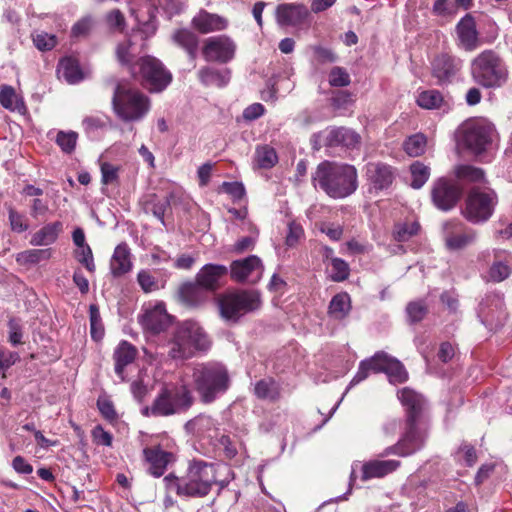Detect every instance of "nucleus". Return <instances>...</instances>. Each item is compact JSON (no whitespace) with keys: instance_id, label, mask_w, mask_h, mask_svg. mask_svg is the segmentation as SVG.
I'll list each match as a JSON object with an SVG mask.
<instances>
[{"instance_id":"obj_37","label":"nucleus","mask_w":512,"mask_h":512,"mask_svg":"<svg viewBox=\"0 0 512 512\" xmlns=\"http://www.w3.org/2000/svg\"><path fill=\"white\" fill-rule=\"evenodd\" d=\"M62 227L63 225L60 221L44 225L32 235L30 244L33 246H48L53 244L62 231Z\"/></svg>"},{"instance_id":"obj_41","label":"nucleus","mask_w":512,"mask_h":512,"mask_svg":"<svg viewBox=\"0 0 512 512\" xmlns=\"http://www.w3.org/2000/svg\"><path fill=\"white\" fill-rule=\"evenodd\" d=\"M51 249H29L16 255V261L20 265H34L41 261L50 259Z\"/></svg>"},{"instance_id":"obj_28","label":"nucleus","mask_w":512,"mask_h":512,"mask_svg":"<svg viewBox=\"0 0 512 512\" xmlns=\"http://www.w3.org/2000/svg\"><path fill=\"white\" fill-rule=\"evenodd\" d=\"M398 460H371L360 466L361 479L367 481L373 478H382L400 467Z\"/></svg>"},{"instance_id":"obj_4","label":"nucleus","mask_w":512,"mask_h":512,"mask_svg":"<svg viewBox=\"0 0 512 512\" xmlns=\"http://www.w3.org/2000/svg\"><path fill=\"white\" fill-rule=\"evenodd\" d=\"M194 388L204 403H211L230 386L227 368L218 362L196 364L192 373Z\"/></svg>"},{"instance_id":"obj_19","label":"nucleus","mask_w":512,"mask_h":512,"mask_svg":"<svg viewBox=\"0 0 512 512\" xmlns=\"http://www.w3.org/2000/svg\"><path fill=\"white\" fill-rule=\"evenodd\" d=\"M476 232L458 220L447 221L443 225V239L449 250H460L473 244Z\"/></svg>"},{"instance_id":"obj_32","label":"nucleus","mask_w":512,"mask_h":512,"mask_svg":"<svg viewBox=\"0 0 512 512\" xmlns=\"http://www.w3.org/2000/svg\"><path fill=\"white\" fill-rule=\"evenodd\" d=\"M132 267L130 248L126 243H120L110 259V272L113 277L118 278L130 272Z\"/></svg>"},{"instance_id":"obj_30","label":"nucleus","mask_w":512,"mask_h":512,"mask_svg":"<svg viewBox=\"0 0 512 512\" xmlns=\"http://www.w3.org/2000/svg\"><path fill=\"white\" fill-rule=\"evenodd\" d=\"M512 255L506 250H495L494 259L488 271V279L501 282L511 274Z\"/></svg>"},{"instance_id":"obj_34","label":"nucleus","mask_w":512,"mask_h":512,"mask_svg":"<svg viewBox=\"0 0 512 512\" xmlns=\"http://www.w3.org/2000/svg\"><path fill=\"white\" fill-rule=\"evenodd\" d=\"M193 26L201 33H210L223 30L227 27V20L217 14L201 10L192 20Z\"/></svg>"},{"instance_id":"obj_58","label":"nucleus","mask_w":512,"mask_h":512,"mask_svg":"<svg viewBox=\"0 0 512 512\" xmlns=\"http://www.w3.org/2000/svg\"><path fill=\"white\" fill-rule=\"evenodd\" d=\"M76 258L89 272L93 273L95 271L92 250L88 244L77 247Z\"/></svg>"},{"instance_id":"obj_55","label":"nucleus","mask_w":512,"mask_h":512,"mask_svg":"<svg viewBox=\"0 0 512 512\" xmlns=\"http://www.w3.org/2000/svg\"><path fill=\"white\" fill-rule=\"evenodd\" d=\"M349 265L341 258H332L330 277L335 282H341L349 276Z\"/></svg>"},{"instance_id":"obj_36","label":"nucleus","mask_w":512,"mask_h":512,"mask_svg":"<svg viewBox=\"0 0 512 512\" xmlns=\"http://www.w3.org/2000/svg\"><path fill=\"white\" fill-rule=\"evenodd\" d=\"M198 77L202 84L205 86H226L231 78V72L228 68H213L209 66L202 67L198 71Z\"/></svg>"},{"instance_id":"obj_12","label":"nucleus","mask_w":512,"mask_h":512,"mask_svg":"<svg viewBox=\"0 0 512 512\" xmlns=\"http://www.w3.org/2000/svg\"><path fill=\"white\" fill-rule=\"evenodd\" d=\"M497 201V195L494 190L490 188H473L467 196L463 215L473 224L484 223L492 216Z\"/></svg>"},{"instance_id":"obj_9","label":"nucleus","mask_w":512,"mask_h":512,"mask_svg":"<svg viewBox=\"0 0 512 512\" xmlns=\"http://www.w3.org/2000/svg\"><path fill=\"white\" fill-rule=\"evenodd\" d=\"M220 316L228 322H237L245 314L258 310L261 297L255 290H240L222 294L217 300Z\"/></svg>"},{"instance_id":"obj_15","label":"nucleus","mask_w":512,"mask_h":512,"mask_svg":"<svg viewBox=\"0 0 512 512\" xmlns=\"http://www.w3.org/2000/svg\"><path fill=\"white\" fill-rule=\"evenodd\" d=\"M425 432L418 428L417 421L407 420V428L399 441L392 446L387 447L381 454V457L394 454L401 457L409 456L420 450L425 442Z\"/></svg>"},{"instance_id":"obj_20","label":"nucleus","mask_w":512,"mask_h":512,"mask_svg":"<svg viewBox=\"0 0 512 512\" xmlns=\"http://www.w3.org/2000/svg\"><path fill=\"white\" fill-rule=\"evenodd\" d=\"M264 271L261 259L256 255H250L244 259L235 260L230 265L231 278L237 282L250 281L255 283L260 280Z\"/></svg>"},{"instance_id":"obj_23","label":"nucleus","mask_w":512,"mask_h":512,"mask_svg":"<svg viewBox=\"0 0 512 512\" xmlns=\"http://www.w3.org/2000/svg\"><path fill=\"white\" fill-rule=\"evenodd\" d=\"M366 173L371 189L377 192L387 190L395 178L393 168L381 162L369 163L366 167Z\"/></svg>"},{"instance_id":"obj_10","label":"nucleus","mask_w":512,"mask_h":512,"mask_svg":"<svg viewBox=\"0 0 512 512\" xmlns=\"http://www.w3.org/2000/svg\"><path fill=\"white\" fill-rule=\"evenodd\" d=\"M144 445L142 454L147 472L155 478L164 475L169 465L173 464L176 459L177 448L175 442L164 436L160 441H153L150 445L142 440Z\"/></svg>"},{"instance_id":"obj_26","label":"nucleus","mask_w":512,"mask_h":512,"mask_svg":"<svg viewBox=\"0 0 512 512\" xmlns=\"http://www.w3.org/2000/svg\"><path fill=\"white\" fill-rule=\"evenodd\" d=\"M456 33L459 46L466 51H473L478 45V32L476 23L470 14H466L457 24Z\"/></svg>"},{"instance_id":"obj_57","label":"nucleus","mask_w":512,"mask_h":512,"mask_svg":"<svg viewBox=\"0 0 512 512\" xmlns=\"http://www.w3.org/2000/svg\"><path fill=\"white\" fill-rule=\"evenodd\" d=\"M137 281H138V284L140 285L141 289L145 293H150L159 288L158 281L152 275V273L148 270L139 271L138 275H137Z\"/></svg>"},{"instance_id":"obj_27","label":"nucleus","mask_w":512,"mask_h":512,"mask_svg":"<svg viewBox=\"0 0 512 512\" xmlns=\"http://www.w3.org/2000/svg\"><path fill=\"white\" fill-rule=\"evenodd\" d=\"M360 139L359 134L349 128L337 127L325 132V145L329 147L343 146L353 149L360 144Z\"/></svg>"},{"instance_id":"obj_62","label":"nucleus","mask_w":512,"mask_h":512,"mask_svg":"<svg viewBox=\"0 0 512 512\" xmlns=\"http://www.w3.org/2000/svg\"><path fill=\"white\" fill-rule=\"evenodd\" d=\"M118 171L119 168L110 163H102L101 164V175H102V183L105 185L113 184L118 179Z\"/></svg>"},{"instance_id":"obj_35","label":"nucleus","mask_w":512,"mask_h":512,"mask_svg":"<svg viewBox=\"0 0 512 512\" xmlns=\"http://www.w3.org/2000/svg\"><path fill=\"white\" fill-rule=\"evenodd\" d=\"M160 0H131V12L139 24L150 26L156 17Z\"/></svg>"},{"instance_id":"obj_64","label":"nucleus","mask_w":512,"mask_h":512,"mask_svg":"<svg viewBox=\"0 0 512 512\" xmlns=\"http://www.w3.org/2000/svg\"><path fill=\"white\" fill-rule=\"evenodd\" d=\"M9 342L13 346H17L22 342V327L17 319H10L8 322Z\"/></svg>"},{"instance_id":"obj_49","label":"nucleus","mask_w":512,"mask_h":512,"mask_svg":"<svg viewBox=\"0 0 512 512\" xmlns=\"http://www.w3.org/2000/svg\"><path fill=\"white\" fill-rule=\"evenodd\" d=\"M442 102V94L435 89L423 91L417 97V104L424 109H437Z\"/></svg>"},{"instance_id":"obj_11","label":"nucleus","mask_w":512,"mask_h":512,"mask_svg":"<svg viewBox=\"0 0 512 512\" xmlns=\"http://www.w3.org/2000/svg\"><path fill=\"white\" fill-rule=\"evenodd\" d=\"M134 77H140L144 87L152 92L164 90L171 82L172 75L162 62L155 57L145 56L130 67Z\"/></svg>"},{"instance_id":"obj_14","label":"nucleus","mask_w":512,"mask_h":512,"mask_svg":"<svg viewBox=\"0 0 512 512\" xmlns=\"http://www.w3.org/2000/svg\"><path fill=\"white\" fill-rule=\"evenodd\" d=\"M463 60L448 53H442L431 63L432 76L436 84L448 86L460 80Z\"/></svg>"},{"instance_id":"obj_51","label":"nucleus","mask_w":512,"mask_h":512,"mask_svg":"<svg viewBox=\"0 0 512 512\" xmlns=\"http://www.w3.org/2000/svg\"><path fill=\"white\" fill-rule=\"evenodd\" d=\"M7 210L10 228L13 232L23 233L29 229L28 219L23 213L12 206H8Z\"/></svg>"},{"instance_id":"obj_44","label":"nucleus","mask_w":512,"mask_h":512,"mask_svg":"<svg viewBox=\"0 0 512 512\" xmlns=\"http://www.w3.org/2000/svg\"><path fill=\"white\" fill-rule=\"evenodd\" d=\"M254 394L260 399L274 401L279 397V388L273 379H262L256 382Z\"/></svg>"},{"instance_id":"obj_22","label":"nucleus","mask_w":512,"mask_h":512,"mask_svg":"<svg viewBox=\"0 0 512 512\" xmlns=\"http://www.w3.org/2000/svg\"><path fill=\"white\" fill-rule=\"evenodd\" d=\"M210 293L196 280L182 283L177 291L181 304L189 308H199L209 299Z\"/></svg>"},{"instance_id":"obj_7","label":"nucleus","mask_w":512,"mask_h":512,"mask_svg":"<svg viewBox=\"0 0 512 512\" xmlns=\"http://www.w3.org/2000/svg\"><path fill=\"white\" fill-rule=\"evenodd\" d=\"M193 403L190 390L185 385L164 386L150 407H145V416H170L188 410Z\"/></svg>"},{"instance_id":"obj_61","label":"nucleus","mask_w":512,"mask_h":512,"mask_svg":"<svg viewBox=\"0 0 512 512\" xmlns=\"http://www.w3.org/2000/svg\"><path fill=\"white\" fill-rule=\"evenodd\" d=\"M221 190L236 201L241 200L245 195V188L240 182H223Z\"/></svg>"},{"instance_id":"obj_24","label":"nucleus","mask_w":512,"mask_h":512,"mask_svg":"<svg viewBox=\"0 0 512 512\" xmlns=\"http://www.w3.org/2000/svg\"><path fill=\"white\" fill-rule=\"evenodd\" d=\"M228 268L221 264H206L196 274L195 280L210 294L221 286L222 279L227 275Z\"/></svg>"},{"instance_id":"obj_5","label":"nucleus","mask_w":512,"mask_h":512,"mask_svg":"<svg viewBox=\"0 0 512 512\" xmlns=\"http://www.w3.org/2000/svg\"><path fill=\"white\" fill-rule=\"evenodd\" d=\"M370 372H384L387 375L389 382L393 384L403 383L408 379V373L402 363L396 358L391 357L387 353L381 351L375 353L371 358L360 362L358 371L350 381L343 395H345L350 388L364 381ZM342 399L343 398H341L334 405V407L331 409L330 415L336 411Z\"/></svg>"},{"instance_id":"obj_54","label":"nucleus","mask_w":512,"mask_h":512,"mask_svg":"<svg viewBox=\"0 0 512 512\" xmlns=\"http://www.w3.org/2000/svg\"><path fill=\"white\" fill-rule=\"evenodd\" d=\"M169 207L167 199H158L155 195L150 196L146 201L144 209L146 212H151L157 219L164 223V214Z\"/></svg>"},{"instance_id":"obj_42","label":"nucleus","mask_w":512,"mask_h":512,"mask_svg":"<svg viewBox=\"0 0 512 512\" xmlns=\"http://www.w3.org/2000/svg\"><path fill=\"white\" fill-rule=\"evenodd\" d=\"M420 230V224L416 220L399 222L394 225L393 238L397 242H406L417 235Z\"/></svg>"},{"instance_id":"obj_21","label":"nucleus","mask_w":512,"mask_h":512,"mask_svg":"<svg viewBox=\"0 0 512 512\" xmlns=\"http://www.w3.org/2000/svg\"><path fill=\"white\" fill-rule=\"evenodd\" d=\"M461 188L446 179H439L432 189V200L434 205L443 211L452 209L460 199Z\"/></svg>"},{"instance_id":"obj_47","label":"nucleus","mask_w":512,"mask_h":512,"mask_svg":"<svg viewBox=\"0 0 512 512\" xmlns=\"http://www.w3.org/2000/svg\"><path fill=\"white\" fill-rule=\"evenodd\" d=\"M427 144L426 137L421 134H414L404 142V150L411 157H417L425 152Z\"/></svg>"},{"instance_id":"obj_59","label":"nucleus","mask_w":512,"mask_h":512,"mask_svg":"<svg viewBox=\"0 0 512 512\" xmlns=\"http://www.w3.org/2000/svg\"><path fill=\"white\" fill-rule=\"evenodd\" d=\"M33 42L40 51H48L55 47L57 40L55 35L41 32L33 37Z\"/></svg>"},{"instance_id":"obj_1","label":"nucleus","mask_w":512,"mask_h":512,"mask_svg":"<svg viewBox=\"0 0 512 512\" xmlns=\"http://www.w3.org/2000/svg\"><path fill=\"white\" fill-rule=\"evenodd\" d=\"M216 464L203 460L189 463L185 475L178 477L169 474L163 482L169 492L182 498H202L207 496L217 483Z\"/></svg>"},{"instance_id":"obj_63","label":"nucleus","mask_w":512,"mask_h":512,"mask_svg":"<svg viewBox=\"0 0 512 512\" xmlns=\"http://www.w3.org/2000/svg\"><path fill=\"white\" fill-rule=\"evenodd\" d=\"M19 360V355L16 352L4 351L0 348V372L2 377L5 378V371L9 369Z\"/></svg>"},{"instance_id":"obj_17","label":"nucleus","mask_w":512,"mask_h":512,"mask_svg":"<svg viewBox=\"0 0 512 512\" xmlns=\"http://www.w3.org/2000/svg\"><path fill=\"white\" fill-rule=\"evenodd\" d=\"M478 317L490 330H497L503 326L506 319L504 299L500 293H489L479 305Z\"/></svg>"},{"instance_id":"obj_8","label":"nucleus","mask_w":512,"mask_h":512,"mask_svg":"<svg viewBox=\"0 0 512 512\" xmlns=\"http://www.w3.org/2000/svg\"><path fill=\"white\" fill-rule=\"evenodd\" d=\"M116 115L126 122L141 120L149 111V99L138 90L118 84L112 98Z\"/></svg>"},{"instance_id":"obj_38","label":"nucleus","mask_w":512,"mask_h":512,"mask_svg":"<svg viewBox=\"0 0 512 512\" xmlns=\"http://www.w3.org/2000/svg\"><path fill=\"white\" fill-rule=\"evenodd\" d=\"M172 41L179 47L183 48L190 58L194 60L198 51V37L188 29H177L173 32Z\"/></svg>"},{"instance_id":"obj_31","label":"nucleus","mask_w":512,"mask_h":512,"mask_svg":"<svg viewBox=\"0 0 512 512\" xmlns=\"http://www.w3.org/2000/svg\"><path fill=\"white\" fill-rule=\"evenodd\" d=\"M185 429L201 438L212 440L218 436V428L214 419L207 415H199L185 424Z\"/></svg>"},{"instance_id":"obj_45","label":"nucleus","mask_w":512,"mask_h":512,"mask_svg":"<svg viewBox=\"0 0 512 512\" xmlns=\"http://www.w3.org/2000/svg\"><path fill=\"white\" fill-rule=\"evenodd\" d=\"M255 160L260 168L270 169L278 162L275 149L269 145L257 146Z\"/></svg>"},{"instance_id":"obj_33","label":"nucleus","mask_w":512,"mask_h":512,"mask_svg":"<svg viewBox=\"0 0 512 512\" xmlns=\"http://www.w3.org/2000/svg\"><path fill=\"white\" fill-rule=\"evenodd\" d=\"M137 356V349L128 341H121L113 353L115 373L121 381L125 380L124 368L133 363Z\"/></svg>"},{"instance_id":"obj_3","label":"nucleus","mask_w":512,"mask_h":512,"mask_svg":"<svg viewBox=\"0 0 512 512\" xmlns=\"http://www.w3.org/2000/svg\"><path fill=\"white\" fill-rule=\"evenodd\" d=\"M210 339L200 324L186 320L177 325L169 342L168 355L174 360H186L198 351H206L210 347Z\"/></svg>"},{"instance_id":"obj_60","label":"nucleus","mask_w":512,"mask_h":512,"mask_svg":"<svg viewBox=\"0 0 512 512\" xmlns=\"http://www.w3.org/2000/svg\"><path fill=\"white\" fill-rule=\"evenodd\" d=\"M329 83L334 87H344L350 83L349 74L340 67H334L329 73Z\"/></svg>"},{"instance_id":"obj_16","label":"nucleus","mask_w":512,"mask_h":512,"mask_svg":"<svg viewBox=\"0 0 512 512\" xmlns=\"http://www.w3.org/2000/svg\"><path fill=\"white\" fill-rule=\"evenodd\" d=\"M138 320L142 328L152 335L165 331L171 324V316L163 302L144 304Z\"/></svg>"},{"instance_id":"obj_40","label":"nucleus","mask_w":512,"mask_h":512,"mask_svg":"<svg viewBox=\"0 0 512 512\" xmlns=\"http://www.w3.org/2000/svg\"><path fill=\"white\" fill-rule=\"evenodd\" d=\"M58 74L69 84H76L83 79L79 62L73 57H65L59 62Z\"/></svg>"},{"instance_id":"obj_50","label":"nucleus","mask_w":512,"mask_h":512,"mask_svg":"<svg viewBox=\"0 0 512 512\" xmlns=\"http://www.w3.org/2000/svg\"><path fill=\"white\" fill-rule=\"evenodd\" d=\"M455 176L466 182H481L484 179V172L471 165H458L455 168Z\"/></svg>"},{"instance_id":"obj_25","label":"nucleus","mask_w":512,"mask_h":512,"mask_svg":"<svg viewBox=\"0 0 512 512\" xmlns=\"http://www.w3.org/2000/svg\"><path fill=\"white\" fill-rule=\"evenodd\" d=\"M309 15L303 4L285 3L276 8V20L280 26H296L302 24Z\"/></svg>"},{"instance_id":"obj_43","label":"nucleus","mask_w":512,"mask_h":512,"mask_svg":"<svg viewBox=\"0 0 512 512\" xmlns=\"http://www.w3.org/2000/svg\"><path fill=\"white\" fill-rule=\"evenodd\" d=\"M0 104L10 111H20L24 108V102L9 85H2L0 88Z\"/></svg>"},{"instance_id":"obj_2","label":"nucleus","mask_w":512,"mask_h":512,"mask_svg":"<svg viewBox=\"0 0 512 512\" xmlns=\"http://www.w3.org/2000/svg\"><path fill=\"white\" fill-rule=\"evenodd\" d=\"M312 182L329 197L343 199L356 191L358 174L353 165L324 161L317 166Z\"/></svg>"},{"instance_id":"obj_18","label":"nucleus","mask_w":512,"mask_h":512,"mask_svg":"<svg viewBox=\"0 0 512 512\" xmlns=\"http://www.w3.org/2000/svg\"><path fill=\"white\" fill-rule=\"evenodd\" d=\"M236 44L226 35L212 36L205 39L202 54L208 62L227 63L234 58Z\"/></svg>"},{"instance_id":"obj_6","label":"nucleus","mask_w":512,"mask_h":512,"mask_svg":"<svg viewBox=\"0 0 512 512\" xmlns=\"http://www.w3.org/2000/svg\"><path fill=\"white\" fill-rule=\"evenodd\" d=\"M473 80L484 88H500L508 81L509 72L503 59L492 50H485L472 60Z\"/></svg>"},{"instance_id":"obj_52","label":"nucleus","mask_w":512,"mask_h":512,"mask_svg":"<svg viewBox=\"0 0 512 512\" xmlns=\"http://www.w3.org/2000/svg\"><path fill=\"white\" fill-rule=\"evenodd\" d=\"M89 318L91 337L99 341L104 335V326L102 324L99 308L94 304L89 307Z\"/></svg>"},{"instance_id":"obj_48","label":"nucleus","mask_w":512,"mask_h":512,"mask_svg":"<svg viewBox=\"0 0 512 512\" xmlns=\"http://www.w3.org/2000/svg\"><path fill=\"white\" fill-rule=\"evenodd\" d=\"M78 133L75 131H58L55 142L63 153L71 154L76 148Z\"/></svg>"},{"instance_id":"obj_56","label":"nucleus","mask_w":512,"mask_h":512,"mask_svg":"<svg viewBox=\"0 0 512 512\" xmlns=\"http://www.w3.org/2000/svg\"><path fill=\"white\" fill-rule=\"evenodd\" d=\"M408 319L411 323L421 321L427 313V307L422 301L410 302L406 307Z\"/></svg>"},{"instance_id":"obj_13","label":"nucleus","mask_w":512,"mask_h":512,"mask_svg":"<svg viewBox=\"0 0 512 512\" xmlns=\"http://www.w3.org/2000/svg\"><path fill=\"white\" fill-rule=\"evenodd\" d=\"M493 125L483 119L467 122L462 128L461 143L470 151L479 154L491 143Z\"/></svg>"},{"instance_id":"obj_53","label":"nucleus","mask_w":512,"mask_h":512,"mask_svg":"<svg viewBox=\"0 0 512 512\" xmlns=\"http://www.w3.org/2000/svg\"><path fill=\"white\" fill-rule=\"evenodd\" d=\"M108 122V118L102 116H87L82 121L85 133L89 137H94L99 131L103 130Z\"/></svg>"},{"instance_id":"obj_29","label":"nucleus","mask_w":512,"mask_h":512,"mask_svg":"<svg viewBox=\"0 0 512 512\" xmlns=\"http://www.w3.org/2000/svg\"><path fill=\"white\" fill-rule=\"evenodd\" d=\"M398 398L406 408L407 420L411 423L417 421L426 405L424 397L406 387L398 392Z\"/></svg>"},{"instance_id":"obj_39","label":"nucleus","mask_w":512,"mask_h":512,"mask_svg":"<svg viewBox=\"0 0 512 512\" xmlns=\"http://www.w3.org/2000/svg\"><path fill=\"white\" fill-rule=\"evenodd\" d=\"M351 311V298L348 293L334 295L328 306V315L335 320L345 319Z\"/></svg>"},{"instance_id":"obj_46","label":"nucleus","mask_w":512,"mask_h":512,"mask_svg":"<svg viewBox=\"0 0 512 512\" xmlns=\"http://www.w3.org/2000/svg\"><path fill=\"white\" fill-rule=\"evenodd\" d=\"M410 172L412 176L411 186L414 189H420L430 177V168L419 161L411 164Z\"/></svg>"}]
</instances>
